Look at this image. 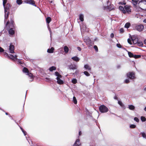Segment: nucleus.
Segmentation results:
<instances>
[{"instance_id":"obj_1","label":"nucleus","mask_w":146,"mask_h":146,"mask_svg":"<svg viewBox=\"0 0 146 146\" xmlns=\"http://www.w3.org/2000/svg\"><path fill=\"white\" fill-rule=\"evenodd\" d=\"M14 22L13 21H11L10 23L9 21H7L6 25V27L7 29H9V33L11 35H13L14 34L15 32L13 29V28L14 27Z\"/></svg>"},{"instance_id":"obj_2","label":"nucleus","mask_w":146,"mask_h":146,"mask_svg":"<svg viewBox=\"0 0 146 146\" xmlns=\"http://www.w3.org/2000/svg\"><path fill=\"white\" fill-rule=\"evenodd\" d=\"M55 74L57 76L56 78L57 83L60 85L63 84L64 81L62 80H61L62 76L58 72H56L55 73Z\"/></svg>"},{"instance_id":"obj_3","label":"nucleus","mask_w":146,"mask_h":146,"mask_svg":"<svg viewBox=\"0 0 146 146\" xmlns=\"http://www.w3.org/2000/svg\"><path fill=\"white\" fill-rule=\"evenodd\" d=\"M138 5L141 6L143 11H146V0H141L138 3Z\"/></svg>"},{"instance_id":"obj_4","label":"nucleus","mask_w":146,"mask_h":146,"mask_svg":"<svg viewBox=\"0 0 146 146\" xmlns=\"http://www.w3.org/2000/svg\"><path fill=\"white\" fill-rule=\"evenodd\" d=\"M100 111L102 113H105L108 111V109L104 105H101L99 108Z\"/></svg>"},{"instance_id":"obj_5","label":"nucleus","mask_w":146,"mask_h":146,"mask_svg":"<svg viewBox=\"0 0 146 146\" xmlns=\"http://www.w3.org/2000/svg\"><path fill=\"white\" fill-rule=\"evenodd\" d=\"M128 78L130 79H134L135 78V74L134 72H129L127 74Z\"/></svg>"},{"instance_id":"obj_6","label":"nucleus","mask_w":146,"mask_h":146,"mask_svg":"<svg viewBox=\"0 0 146 146\" xmlns=\"http://www.w3.org/2000/svg\"><path fill=\"white\" fill-rule=\"evenodd\" d=\"M7 0H3V5L4 6V9H5V22L6 21L5 19H7L8 18V16L9 14V13H8L7 14V17H6V10L7 9V7H5V5L6 3L7 2Z\"/></svg>"},{"instance_id":"obj_7","label":"nucleus","mask_w":146,"mask_h":146,"mask_svg":"<svg viewBox=\"0 0 146 146\" xmlns=\"http://www.w3.org/2000/svg\"><path fill=\"white\" fill-rule=\"evenodd\" d=\"M84 41L88 46L89 47L90 46L91 41L89 37L87 36L85 37L84 39Z\"/></svg>"},{"instance_id":"obj_8","label":"nucleus","mask_w":146,"mask_h":146,"mask_svg":"<svg viewBox=\"0 0 146 146\" xmlns=\"http://www.w3.org/2000/svg\"><path fill=\"white\" fill-rule=\"evenodd\" d=\"M144 27V26L143 25H138L136 26L135 29L139 31H141L143 30Z\"/></svg>"},{"instance_id":"obj_9","label":"nucleus","mask_w":146,"mask_h":146,"mask_svg":"<svg viewBox=\"0 0 146 146\" xmlns=\"http://www.w3.org/2000/svg\"><path fill=\"white\" fill-rule=\"evenodd\" d=\"M125 10V13H129L131 12V9H130V6L127 5H125L124 7Z\"/></svg>"},{"instance_id":"obj_10","label":"nucleus","mask_w":146,"mask_h":146,"mask_svg":"<svg viewBox=\"0 0 146 146\" xmlns=\"http://www.w3.org/2000/svg\"><path fill=\"white\" fill-rule=\"evenodd\" d=\"M25 2L27 3L36 6L34 1L33 0H26L25 1Z\"/></svg>"},{"instance_id":"obj_11","label":"nucleus","mask_w":146,"mask_h":146,"mask_svg":"<svg viewBox=\"0 0 146 146\" xmlns=\"http://www.w3.org/2000/svg\"><path fill=\"white\" fill-rule=\"evenodd\" d=\"M14 46L12 45V44H11L9 46V50L10 52L11 53H14Z\"/></svg>"},{"instance_id":"obj_12","label":"nucleus","mask_w":146,"mask_h":146,"mask_svg":"<svg viewBox=\"0 0 146 146\" xmlns=\"http://www.w3.org/2000/svg\"><path fill=\"white\" fill-rule=\"evenodd\" d=\"M8 56L11 59L13 60L14 61L16 60L17 59V56L16 55L13 56V55L10 54L9 55V56Z\"/></svg>"},{"instance_id":"obj_13","label":"nucleus","mask_w":146,"mask_h":146,"mask_svg":"<svg viewBox=\"0 0 146 146\" xmlns=\"http://www.w3.org/2000/svg\"><path fill=\"white\" fill-rule=\"evenodd\" d=\"M80 145V139H76L73 146H79Z\"/></svg>"},{"instance_id":"obj_14","label":"nucleus","mask_w":146,"mask_h":146,"mask_svg":"<svg viewBox=\"0 0 146 146\" xmlns=\"http://www.w3.org/2000/svg\"><path fill=\"white\" fill-rule=\"evenodd\" d=\"M70 69H76L77 68V66L75 64H71L69 66Z\"/></svg>"},{"instance_id":"obj_15","label":"nucleus","mask_w":146,"mask_h":146,"mask_svg":"<svg viewBox=\"0 0 146 146\" xmlns=\"http://www.w3.org/2000/svg\"><path fill=\"white\" fill-rule=\"evenodd\" d=\"M135 9L136 10V11H143L142 9H141V6H139L138 5V6H136V5H135Z\"/></svg>"},{"instance_id":"obj_16","label":"nucleus","mask_w":146,"mask_h":146,"mask_svg":"<svg viewBox=\"0 0 146 146\" xmlns=\"http://www.w3.org/2000/svg\"><path fill=\"white\" fill-rule=\"evenodd\" d=\"M84 68H85L86 70L88 71L90 70H91V68L90 67L88 64H86L84 65Z\"/></svg>"},{"instance_id":"obj_17","label":"nucleus","mask_w":146,"mask_h":146,"mask_svg":"<svg viewBox=\"0 0 146 146\" xmlns=\"http://www.w3.org/2000/svg\"><path fill=\"white\" fill-rule=\"evenodd\" d=\"M72 59L76 62L79 61L80 60V59L78 57L76 56L72 57Z\"/></svg>"},{"instance_id":"obj_18","label":"nucleus","mask_w":146,"mask_h":146,"mask_svg":"<svg viewBox=\"0 0 146 146\" xmlns=\"http://www.w3.org/2000/svg\"><path fill=\"white\" fill-rule=\"evenodd\" d=\"M119 9L122 11L123 13H125V9L122 6H120L119 7Z\"/></svg>"},{"instance_id":"obj_19","label":"nucleus","mask_w":146,"mask_h":146,"mask_svg":"<svg viewBox=\"0 0 146 146\" xmlns=\"http://www.w3.org/2000/svg\"><path fill=\"white\" fill-rule=\"evenodd\" d=\"M84 16L83 14H80L79 15V19L81 21H83L84 20Z\"/></svg>"},{"instance_id":"obj_20","label":"nucleus","mask_w":146,"mask_h":146,"mask_svg":"<svg viewBox=\"0 0 146 146\" xmlns=\"http://www.w3.org/2000/svg\"><path fill=\"white\" fill-rule=\"evenodd\" d=\"M54 48L52 47L50 49H48L47 50V52L50 53H52L53 52Z\"/></svg>"},{"instance_id":"obj_21","label":"nucleus","mask_w":146,"mask_h":146,"mask_svg":"<svg viewBox=\"0 0 146 146\" xmlns=\"http://www.w3.org/2000/svg\"><path fill=\"white\" fill-rule=\"evenodd\" d=\"M56 70V68L55 66H52L49 68V70L50 71L52 72L53 70Z\"/></svg>"},{"instance_id":"obj_22","label":"nucleus","mask_w":146,"mask_h":146,"mask_svg":"<svg viewBox=\"0 0 146 146\" xmlns=\"http://www.w3.org/2000/svg\"><path fill=\"white\" fill-rule=\"evenodd\" d=\"M64 49L65 52L66 53H67L68 51V48L66 46H65L64 47Z\"/></svg>"},{"instance_id":"obj_23","label":"nucleus","mask_w":146,"mask_h":146,"mask_svg":"<svg viewBox=\"0 0 146 146\" xmlns=\"http://www.w3.org/2000/svg\"><path fill=\"white\" fill-rule=\"evenodd\" d=\"M129 109L131 110H133L135 109V107L132 105H130L129 106Z\"/></svg>"},{"instance_id":"obj_24","label":"nucleus","mask_w":146,"mask_h":146,"mask_svg":"<svg viewBox=\"0 0 146 146\" xmlns=\"http://www.w3.org/2000/svg\"><path fill=\"white\" fill-rule=\"evenodd\" d=\"M46 22L48 23H49L51 21V19L50 17H48L46 18Z\"/></svg>"},{"instance_id":"obj_25","label":"nucleus","mask_w":146,"mask_h":146,"mask_svg":"<svg viewBox=\"0 0 146 146\" xmlns=\"http://www.w3.org/2000/svg\"><path fill=\"white\" fill-rule=\"evenodd\" d=\"M130 25V24L129 23H126L125 25V28H128L129 27V26Z\"/></svg>"},{"instance_id":"obj_26","label":"nucleus","mask_w":146,"mask_h":146,"mask_svg":"<svg viewBox=\"0 0 146 146\" xmlns=\"http://www.w3.org/2000/svg\"><path fill=\"white\" fill-rule=\"evenodd\" d=\"M16 2L18 4L20 5L22 3V0H17Z\"/></svg>"},{"instance_id":"obj_27","label":"nucleus","mask_w":146,"mask_h":146,"mask_svg":"<svg viewBox=\"0 0 146 146\" xmlns=\"http://www.w3.org/2000/svg\"><path fill=\"white\" fill-rule=\"evenodd\" d=\"M23 71L25 73H28V69L26 68H24L23 69Z\"/></svg>"},{"instance_id":"obj_28","label":"nucleus","mask_w":146,"mask_h":146,"mask_svg":"<svg viewBox=\"0 0 146 146\" xmlns=\"http://www.w3.org/2000/svg\"><path fill=\"white\" fill-rule=\"evenodd\" d=\"M128 54L129 57H134V55L131 52H128Z\"/></svg>"},{"instance_id":"obj_29","label":"nucleus","mask_w":146,"mask_h":146,"mask_svg":"<svg viewBox=\"0 0 146 146\" xmlns=\"http://www.w3.org/2000/svg\"><path fill=\"white\" fill-rule=\"evenodd\" d=\"M72 82L74 84H76L77 82V80L76 79L74 78L72 80Z\"/></svg>"},{"instance_id":"obj_30","label":"nucleus","mask_w":146,"mask_h":146,"mask_svg":"<svg viewBox=\"0 0 146 146\" xmlns=\"http://www.w3.org/2000/svg\"><path fill=\"white\" fill-rule=\"evenodd\" d=\"M73 100L74 103L75 104H76L77 103V101L76 98L75 97H73Z\"/></svg>"},{"instance_id":"obj_31","label":"nucleus","mask_w":146,"mask_h":146,"mask_svg":"<svg viewBox=\"0 0 146 146\" xmlns=\"http://www.w3.org/2000/svg\"><path fill=\"white\" fill-rule=\"evenodd\" d=\"M84 74L87 76H89L90 75V74L88 73V72L86 71H84Z\"/></svg>"},{"instance_id":"obj_32","label":"nucleus","mask_w":146,"mask_h":146,"mask_svg":"<svg viewBox=\"0 0 146 146\" xmlns=\"http://www.w3.org/2000/svg\"><path fill=\"white\" fill-rule=\"evenodd\" d=\"M141 120L143 122L145 121H146V118L144 116H141Z\"/></svg>"},{"instance_id":"obj_33","label":"nucleus","mask_w":146,"mask_h":146,"mask_svg":"<svg viewBox=\"0 0 146 146\" xmlns=\"http://www.w3.org/2000/svg\"><path fill=\"white\" fill-rule=\"evenodd\" d=\"M141 134L142 136L143 137L145 138L146 137V134L145 133H141Z\"/></svg>"},{"instance_id":"obj_34","label":"nucleus","mask_w":146,"mask_h":146,"mask_svg":"<svg viewBox=\"0 0 146 146\" xmlns=\"http://www.w3.org/2000/svg\"><path fill=\"white\" fill-rule=\"evenodd\" d=\"M118 104L121 107L123 106V104L122 102L120 101H118Z\"/></svg>"},{"instance_id":"obj_35","label":"nucleus","mask_w":146,"mask_h":146,"mask_svg":"<svg viewBox=\"0 0 146 146\" xmlns=\"http://www.w3.org/2000/svg\"><path fill=\"white\" fill-rule=\"evenodd\" d=\"M141 57V56L140 55H135L134 56V57L135 58H139Z\"/></svg>"},{"instance_id":"obj_36","label":"nucleus","mask_w":146,"mask_h":146,"mask_svg":"<svg viewBox=\"0 0 146 146\" xmlns=\"http://www.w3.org/2000/svg\"><path fill=\"white\" fill-rule=\"evenodd\" d=\"M27 74L29 76L31 77V78H32L33 75L32 74H31V73L28 72Z\"/></svg>"},{"instance_id":"obj_37","label":"nucleus","mask_w":146,"mask_h":146,"mask_svg":"<svg viewBox=\"0 0 146 146\" xmlns=\"http://www.w3.org/2000/svg\"><path fill=\"white\" fill-rule=\"evenodd\" d=\"M10 7V4H7L6 5V6L5 7H5H7V9L6 10V12L7 11V10Z\"/></svg>"},{"instance_id":"obj_38","label":"nucleus","mask_w":146,"mask_h":146,"mask_svg":"<svg viewBox=\"0 0 146 146\" xmlns=\"http://www.w3.org/2000/svg\"><path fill=\"white\" fill-rule=\"evenodd\" d=\"M130 127L131 128H134L136 127V125H135L132 124L130 125Z\"/></svg>"},{"instance_id":"obj_39","label":"nucleus","mask_w":146,"mask_h":146,"mask_svg":"<svg viewBox=\"0 0 146 146\" xmlns=\"http://www.w3.org/2000/svg\"><path fill=\"white\" fill-rule=\"evenodd\" d=\"M127 41L128 43H129L130 44H132L131 41L130 39H128L127 40Z\"/></svg>"},{"instance_id":"obj_40","label":"nucleus","mask_w":146,"mask_h":146,"mask_svg":"<svg viewBox=\"0 0 146 146\" xmlns=\"http://www.w3.org/2000/svg\"><path fill=\"white\" fill-rule=\"evenodd\" d=\"M134 120L137 122H138L139 121V119L137 117H135Z\"/></svg>"},{"instance_id":"obj_41","label":"nucleus","mask_w":146,"mask_h":146,"mask_svg":"<svg viewBox=\"0 0 146 146\" xmlns=\"http://www.w3.org/2000/svg\"><path fill=\"white\" fill-rule=\"evenodd\" d=\"M125 83H128L129 82V80L128 79L125 80Z\"/></svg>"},{"instance_id":"obj_42","label":"nucleus","mask_w":146,"mask_h":146,"mask_svg":"<svg viewBox=\"0 0 146 146\" xmlns=\"http://www.w3.org/2000/svg\"><path fill=\"white\" fill-rule=\"evenodd\" d=\"M94 48L96 51H98V47L97 46H94Z\"/></svg>"},{"instance_id":"obj_43","label":"nucleus","mask_w":146,"mask_h":146,"mask_svg":"<svg viewBox=\"0 0 146 146\" xmlns=\"http://www.w3.org/2000/svg\"><path fill=\"white\" fill-rule=\"evenodd\" d=\"M117 46L118 48H120L121 47V45L120 44H117Z\"/></svg>"},{"instance_id":"obj_44","label":"nucleus","mask_w":146,"mask_h":146,"mask_svg":"<svg viewBox=\"0 0 146 146\" xmlns=\"http://www.w3.org/2000/svg\"><path fill=\"white\" fill-rule=\"evenodd\" d=\"M4 51V49L1 47H0V52H2Z\"/></svg>"},{"instance_id":"obj_45","label":"nucleus","mask_w":146,"mask_h":146,"mask_svg":"<svg viewBox=\"0 0 146 146\" xmlns=\"http://www.w3.org/2000/svg\"><path fill=\"white\" fill-rule=\"evenodd\" d=\"M120 32L121 33H123L124 31L123 29L122 28L120 30Z\"/></svg>"},{"instance_id":"obj_46","label":"nucleus","mask_w":146,"mask_h":146,"mask_svg":"<svg viewBox=\"0 0 146 146\" xmlns=\"http://www.w3.org/2000/svg\"><path fill=\"white\" fill-rule=\"evenodd\" d=\"M110 36L111 38H113L114 37V34H113L112 33L110 35Z\"/></svg>"},{"instance_id":"obj_47","label":"nucleus","mask_w":146,"mask_h":146,"mask_svg":"<svg viewBox=\"0 0 146 146\" xmlns=\"http://www.w3.org/2000/svg\"><path fill=\"white\" fill-rule=\"evenodd\" d=\"M77 49L79 50V51H80L81 50V48L79 47H77Z\"/></svg>"},{"instance_id":"obj_48","label":"nucleus","mask_w":146,"mask_h":146,"mask_svg":"<svg viewBox=\"0 0 146 146\" xmlns=\"http://www.w3.org/2000/svg\"><path fill=\"white\" fill-rule=\"evenodd\" d=\"M48 26H49V25H48V29L49 30V31L50 32V35H51V31L50 30V28L48 27Z\"/></svg>"},{"instance_id":"obj_49","label":"nucleus","mask_w":146,"mask_h":146,"mask_svg":"<svg viewBox=\"0 0 146 146\" xmlns=\"http://www.w3.org/2000/svg\"><path fill=\"white\" fill-rule=\"evenodd\" d=\"M23 133L25 135H26V132L24 130L23 131Z\"/></svg>"},{"instance_id":"obj_50","label":"nucleus","mask_w":146,"mask_h":146,"mask_svg":"<svg viewBox=\"0 0 146 146\" xmlns=\"http://www.w3.org/2000/svg\"><path fill=\"white\" fill-rule=\"evenodd\" d=\"M82 134L81 132V131H80L79 133V135L80 136Z\"/></svg>"},{"instance_id":"obj_51","label":"nucleus","mask_w":146,"mask_h":146,"mask_svg":"<svg viewBox=\"0 0 146 146\" xmlns=\"http://www.w3.org/2000/svg\"><path fill=\"white\" fill-rule=\"evenodd\" d=\"M20 129H21V130H22V132H23V131H24V130L21 127H20Z\"/></svg>"},{"instance_id":"obj_52","label":"nucleus","mask_w":146,"mask_h":146,"mask_svg":"<svg viewBox=\"0 0 146 146\" xmlns=\"http://www.w3.org/2000/svg\"><path fill=\"white\" fill-rule=\"evenodd\" d=\"M143 22L145 23H146V19H144L143 21Z\"/></svg>"},{"instance_id":"obj_53","label":"nucleus","mask_w":146,"mask_h":146,"mask_svg":"<svg viewBox=\"0 0 146 146\" xmlns=\"http://www.w3.org/2000/svg\"><path fill=\"white\" fill-rule=\"evenodd\" d=\"M144 43L145 44H146V39L144 41Z\"/></svg>"},{"instance_id":"obj_54","label":"nucleus","mask_w":146,"mask_h":146,"mask_svg":"<svg viewBox=\"0 0 146 146\" xmlns=\"http://www.w3.org/2000/svg\"><path fill=\"white\" fill-rule=\"evenodd\" d=\"M46 79L48 80H47V81H48V80H50V79L48 78H46Z\"/></svg>"},{"instance_id":"obj_55","label":"nucleus","mask_w":146,"mask_h":146,"mask_svg":"<svg viewBox=\"0 0 146 146\" xmlns=\"http://www.w3.org/2000/svg\"><path fill=\"white\" fill-rule=\"evenodd\" d=\"M144 110L145 111H146V107H145V108L144 109Z\"/></svg>"},{"instance_id":"obj_56","label":"nucleus","mask_w":146,"mask_h":146,"mask_svg":"<svg viewBox=\"0 0 146 146\" xmlns=\"http://www.w3.org/2000/svg\"><path fill=\"white\" fill-rule=\"evenodd\" d=\"M144 90L145 91H146V87L144 88Z\"/></svg>"},{"instance_id":"obj_57","label":"nucleus","mask_w":146,"mask_h":146,"mask_svg":"<svg viewBox=\"0 0 146 146\" xmlns=\"http://www.w3.org/2000/svg\"><path fill=\"white\" fill-rule=\"evenodd\" d=\"M6 114L7 115L8 114V113H6Z\"/></svg>"},{"instance_id":"obj_58","label":"nucleus","mask_w":146,"mask_h":146,"mask_svg":"<svg viewBox=\"0 0 146 146\" xmlns=\"http://www.w3.org/2000/svg\"><path fill=\"white\" fill-rule=\"evenodd\" d=\"M133 43H134V40H133Z\"/></svg>"},{"instance_id":"obj_59","label":"nucleus","mask_w":146,"mask_h":146,"mask_svg":"<svg viewBox=\"0 0 146 146\" xmlns=\"http://www.w3.org/2000/svg\"><path fill=\"white\" fill-rule=\"evenodd\" d=\"M121 4H122L121 3Z\"/></svg>"}]
</instances>
